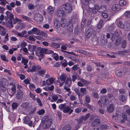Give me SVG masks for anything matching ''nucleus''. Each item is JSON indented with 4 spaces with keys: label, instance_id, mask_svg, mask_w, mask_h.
Returning <instances> with one entry per match:
<instances>
[{
    "label": "nucleus",
    "instance_id": "obj_20",
    "mask_svg": "<svg viewBox=\"0 0 130 130\" xmlns=\"http://www.w3.org/2000/svg\"><path fill=\"white\" fill-rule=\"evenodd\" d=\"M8 80L9 82V85H11L12 86H15L16 82L14 79L10 77H8Z\"/></svg>",
    "mask_w": 130,
    "mask_h": 130
},
{
    "label": "nucleus",
    "instance_id": "obj_51",
    "mask_svg": "<svg viewBox=\"0 0 130 130\" xmlns=\"http://www.w3.org/2000/svg\"><path fill=\"white\" fill-rule=\"evenodd\" d=\"M28 62V60L26 59L23 58H22L21 63L24 65H26Z\"/></svg>",
    "mask_w": 130,
    "mask_h": 130
},
{
    "label": "nucleus",
    "instance_id": "obj_56",
    "mask_svg": "<svg viewBox=\"0 0 130 130\" xmlns=\"http://www.w3.org/2000/svg\"><path fill=\"white\" fill-rule=\"evenodd\" d=\"M115 28V26L114 24H112L108 28V30L110 31H111Z\"/></svg>",
    "mask_w": 130,
    "mask_h": 130
},
{
    "label": "nucleus",
    "instance_id": "obj_39",
    "mask_svg": "<svg viewBox=\"0 0 130 130\" xmlns=\"http://www.w3.org/2000/svg\"><path fill=\"white\" fill-rule=\"evenodd\" d=\"M79 65L78 64H75L72 67L71 69L73 71H76L78 69H79Z\"/></svg>",
    "mask_w": 130,
    "mask_h": 130
},
{
    "label": "nucleus",
    "instance_id": "obj_22",
    "mask_svg": "<svg viewBox=\"0 0 130 130\" xmlns=\"http://www.w3.org/2000/svg\"><path fill=\"white\" fill-rule=\"evenodd\" d=\"M54 23L56 28L58 29L60 26V23L59 20L57 19H55L54 20Z\"/></svg>",
    "mask_w": 130,
    "mask_h": 130
},
{
    "label": "nucleus",
    "instance_id": "obj_58",
    "mask_svg": "<svg viewBox=\"0 0 130 130\" xmlns=\"http://www.w3.org/2000/svg\"><path fill=\"white\" fill-rule=\"evenodd\" d=\"M44 109H41L37 112V113L39 115H41L44 113Z\"/></svg>",
    "mask_w": 130,
    "mask_h": 130
},
{
    "label": "nucleus",
    "instance_id": "obj_64",
    "mask_svg": "<svg viewBox=\"0 0 130 130\" xmlns=\"http://www.w3.org/2000/svg\"><path fill=\"white\" fill-rule=\"evenodd\" d=\"M125 30L127 31H129L130 30V25L129 24L126 23Z\"/></svg>",
    "mask_w": 130,
    "mask_h": 130
},
{
    "label": "nucleus",
    "instance_id": "obj_27",
    "mask_svg": "<svg viewBox=\"0 0 130 130\" xmlns=\"http://www.w3.org/2000/svg\"><path fill=\"white\" fill-rule=\"evenodd\" d=\"M116 22L118 26L121 28H123L124 27L123 24L120 21H119L118 19H117Z\"/></svg>",
    "mask_w": 130,
    "mask_h": 130
},
{
    "label": "nucleus",
    "instance_id": "obj_53",
    "mask_svg": "<svg viewBox=\"0 0 130 130\" xmlns=\"http://www.w3.org/2000/svg\"><path fill=\"white\" fill-rule=\"evenodd\" d=\"M122 74V72L121 71L117 70L116 71V74L118 76H121Z\"/></svg>",
    "mask_w": 130,
    "mask_h": 130
},
{
    "label": "nucleus",
    "instance_id": "obj_12",
    "mask_svg": "<svg viewBox=\"0 0 130 130\" xmlns=\"http://www.w3.org/2000/svg\"><path fill=\"white\" fill-rule=\"evenodd\" d=\"M43 18L42 15L39 13H37L35 14L34 19L37 21H40L43 19Z\"/></svg>",
    "mask_w": 130,
    "mask_h": 130
},
{
    "label": "nucleus",
    "instance_id": "obj_54",
    "mask_svg": "<svg viewBox=\"0 0 130 130\" xmlns=\"http://www.w3.org/2000/svg\"><path fill=\"white\" fill-rule=\"evenodd\" d=\"M80 81L82 83L84 84V85H87L89 84V83L86 80L82 78L80 79Z\"/></svg>",
    "mask_w": 130,
    "mask_h": 130
},
{
    "label": "nucleus",
    "instance_id": "obj_43",
    "mask_svg": "<svg viewBox=\"0 0 130 130\" xmlns=\"http://www.w3.org/2000/svg\"><path fill=\"white\" fill-rule=\"evenodd\" d=\"M71 21L72 22L74 23L77 22L78 20L75 16L73 15L71 17Z\"/></svg>",
    "mask_w": 130,
    "mask_h": 130
},
{
    "label": "nucleus",
    "instance_id": "obj_47",
    "mask_svg": "<svg viewBox=\"0 0 130 130\" xmlns=\"http://www.w3.org/2000/svg\"><path fill=\"white\" fill-rule=\"evenodd\" d=\"M46 71L45 69L40 70L38 71V73L39 75H42L46 73Z\"/></svg>",
    "mask_w": 130,
    "mask_h": 130
},
{
    "label": "nucleus",
    "instance_id": "obj_50",
    "mask_svg": "<svg viewBox=\"0 0 130 130\" xmlns=\"http://www.w3.org/2000/svg\"><path fill=\"white\" fill-rule=\"evenodd\" d=\"M66 78V76L64 75H61L60 77V80L64 82V81L65 80Z\"/></svg>",
    "mask_w": 130,
    "mask_h": 130
},
{
    "label": "nucleus",
    "instance_id": "obj_24",
    "mask_svg": "<svg viewBox=\"0 0 130 130\" xmlns=\"http://www.w3.org/2000/svg\"><path fill=\"white\" fill-rule=\"evenodd\" d=\"M67 21L65 19L62 18L60 21L61 26L62 27H64L66 26Z\"/></svg>",
    "mask_w": 130,
    "mask_h": 130
},
{
    "label": "nucleus",
    "instance_id": "obj_38",
    "mask_svg": "<svg viewBox=\"0 0 130 130\" xmlns=\"http://www.w3.org/2000/svg\"><path fill=\"white\" fill-rule=\"evenodd\" d=\"M20 16L23 19L25 20L28 21H30L31 20V19L29 18L24 16L22 14L20 15Z\"/></svg>",
    "mask_w": 130,
    "mask_h": 130
},
{
    "label": "nucleus",
    "instance_id": "obj_36",
    "mask_svg": "<svg viewBox=\"0 0 130 130\" xmlns=\"http://www.w3.org/2000/svg\"><path fill=\"white\" fill-rule=\"evenodd\" d=\"M80 91L81 93L83 94H86L87 93L86 89V88H82L80 89Z\"/></svg>",
    "mask_w": 130,
    "mask_h": 130
},
{
    "label": "nucleus",
    "instance_id": "obj_14",
    "mask_svg": "<svg viewBox=\"0 0 130 130\" xmlns=\"http://www.w3.org/2000/svg\"><path fill=\"white\" fill-rule=\"evenodd\" d=\"M73 25L72 22L69 21L68 22L67 26V30L70 31V32H72L73 30Z\"/></svg>",
    "mask_w": 130,
    "mask_h": 130
},
{
    "label": "nucleus",
    "instance_id": "obj_52",
    "mask_svg": "<svg viewBox=\"0 0 130 130\" xmlns=\"http://www.w3.org/2000/svg\"><path fill=\"white\" fill-rule=\"evenodd\" d=\"M70 98L71 101L77 99L75 96L73 94H71L70 95Z\"/></svg>",
    "mask_w": 130,
    "mask_h": 130
},
{
    "label": "nucleus",
    "instance_id": "obj_17",
    "mask_svg": "<svg viewBox=\"0 0 130 130\" xmlns=\"http://www.w3.org/2000/svg\"><path fill=\"white\" fill-rule=\"evenodd\" d=\"M101 100L103 104L106 105L108 103V99L105 96L103 95L101 97Z\"/></svg>",
    "mask_w": 130,
    "mask_h": 130
},
{
    "label": "nucleus",
    "instance_id": "obj_2",
    "mask_svg": "<svg viewBox=\"0 0 130 130\" xmlns=\"http://www.w3.org/2000/svg\"><path fill=\"white\" fill-rule=\"evenodd\" d=\"M59 108L64 113L69 112V115L71 114L73 111V110L70 109L69 106L66 105V104H61L59 107Z\"/></svg>",
    "mask_w": 130,
    "mask_h": 130
},
{
    "label": "nucleus",
    "instance_id": "obj_7",
    "mask_svg": "<svg viewBox=\"0 0 130 130\" xmlns=\"http://www.w3.org/2000/svg\"><path fill=\"white\" fill-rule=\"evenodd\" d=\"M22 111L24 114H25L28 111V109L29 107L28 103H23L21 105Z\"/></svg>",
    "mask_w": 130,
    "mask_h": 130
},
{
    "label": "nucleus",
    "instance_id": "obj_55",
    "mask_svg": "<svg viewBox=\"0 0 130 130\" xmlns=\"http://www.w3.org/2000/svg\"><path fill=\"white\" fill-rule=\"evenodd\" d=\"M23 120L25 123L26 124L30 120L29 117H28L26 116L24 118Z\"/></svg>",
    "mask_w": 130,
    "mask_h": 130
},
{
    "label": "nucleus",
    "instance_id": "obj_61",
    "mask_svg": "<svg viewBox=\"0 0 130 130\" xmlns=\"http://www.w3.org/2000/svg\"><path fill=\"white\" fill-rule=\"evenodd\" d=\"M52 99L54 100V101H56L58 98L57 96L56 95H54L52 96Z\"/></svg>",
    "mask_w": 130,
    "mask_h": 130
},
{
    "label": "nucleus",
    "instance_id": "obj_42",
    "mask_svg": "<svg viewBox=\"0 0 130 130\" xmlns=\"http://www.w3.org/2000/svg\"><path fill=\"white\" fill-rule=\"evenodd\" d=\"M119 4L121 6H123L126 4V2L124 0H121L119 2Z\"/></svg>",
    "mask_w": 130,
    "mask_h": 130
},
{
    "label": "nucleus",
    "instance_id": "obj_60",
    "mask_svg": "<svg viewBox=\"0 0 130 130\" xmlns=\"http://www.w3.org/2000/svg\"><path fill=\"white\" fill-rule=\"evenodd\" d=\"M0 56L2 59L3 60L5 61H8V60L6 59V57L5 55H1Z\"/></svg>",
    "mask_w": 130,
    "mask_h": 130
},
{
    "label": "nucleus",
    "instance_id": "obj_9",
    "mask_svg": "<svg viewBox=\"0 0 130 130\" xmlns=\"http://www.w3.org/2000/svg\"><path fill=\"white\" fill-rule=\"evenodd\" d=\"M7 91L9 95L11 96H12L16 92V86H12L11 88L7 89Z\"/></svg>",
    "mask_w": 130,
    "mask_h": 130
},
{
    "label": "nucleus",
    "instance_id": "obj_63",
    "mask_svg": "<svg viewBox=\"0 0 130 130\" xmlns=\"http://www.w3.org/2000/svg\"><path fill=\"white\" fill-rule=\"evenodd\" d=\"M124 16L125 17H129L130 16V12L129 11H126L124 14Z\"/></svg>",
    "mask_w": 130,
    "mask_h": 130
},
{
    "label": "nucleus",
    "instance_id": "obj_32",
    "mask_svg": "<svg viewBox=\"0 0 130 130\" xmlns=\"http://www.w3.org/2000/svg\"><path fill=\"white\" fill-rule=\"evenodd\" d=\"M6 87L3 83L0 84V90L2 92H4L6 90Z\"/></svg>",
    "mask_w": 130,
    "mask_h": 130
},
{
    "label": "nucleus",
    "instance_id": "obj_57",
    "mask_svg": "<svg viewBox=\"0 0 130 130\" xmlns=\"http://www.w3.org/2000/svg\"><path fill=\"white\" fill-rule=\"evenodd\" d=\"M0 34L3 36H4L6 34V31L5 29L4 28L3 29V30L0 31Z\"/></svg>",
    "mask_w": 130,
    "mask_h": 130
},
{
    "label": "nucleus",
    "instance_id": "obj_26",
    "mask_svg": "<svg viewBox=\"0 0 130 130\" xmlns=\"http://www.w3.org/2000/svg\"><path fill=\"white\" fill-rule=\"evenodd\" d=\"M32 34H33L38 35L40 33V30L34 27L32 29Z\"/></svg>",
    "mask_w": 130,
    "mask_h": 130
},
{
    "label": "nucleus",
    "instance_id": "obj_49",
    "mask_svg": "<svg viewBox=\"0 0 130 130\" xmlns=\"http://www.w3.org/2000/svg\"><path fill=\"white\" fill-rule=\"evenodd\" d=\"M53 57L56 61L58 60L59 59L58 56L56 53H54L53 55Z\"/></svg>",
    "mask_w": 130,
    "mask_h": 130
},
{
    "label": "nucleus",
    "instance_id": "obj_31",
    "mask_svg": "<svg viewBox=\"0 0 130 130\" xmlns=\"http://www.w3.org/2000/svg\"><path fill=\"white\" fill-rule=\"evenodd\" d=\"M106 10V6L105 5H103L101 6L99 9V12H102L105 11Z\"/></svg>",
    "mask_w": 130,
    "mask_h": 130
},
{
    "label": "nucleus",
    "instance_id": "obj_40",
    "mask_svg": "<svg viewBox=\"0 0 130 130\" xmlns=\"http://www.w3.org/2000/svg\"><path fill=\"white\" fill-rule=\"evenodd\" d=\"M90 116V114L89 113H88V114H86L85 116H82V117L84 120L85 121Z\"/></svg>",
    "mask_w": 130,
    "mask_h": 130
},
{
    "label": "nucleus",
    "instance_id": "obj_10",
    "mask_svg": "<svg viewBox=\"0 0 130 130\" xmlns=\"http://www.w3.org/2000/svg\"><path fill=\"white\" fill-rule=\"evenodd\" d=\"M32 67V68L30 70L31 72H34L36 70H38L41 69L40 67L38 65L32 63L31 64V66Z\"/></svg>",
    "mask_w": 130,
    "mask_h": 130
},
{
    "label": "nucleus",
    "instance_id": "obj_11",
    "mask_svg": "<svg viewBox=\"0 0 130 130\" xmlns=\"http://www.w3.org/2000/svg\"><path fill=\"white\" fill-rule=\"evenodd\" d=\"M36 46L34 45H29L28 46V50L31 52L30 54L31 55H34V52L36 51Z\"/></svg>",
    "mask_w": 130,
    "mask_h": 130
},
{
    "label": "nucleus",
    "instance_id": "obj_13",
    "mask_svg": "<svg viewBox=\"0 0 130 130\" xmlns=\"http://www.w3.org/2000/svg\"><path fill=\"white\" fill-rule=\"evenodd\" d=\"M23 92L22 91L20 90H19L17 91L16 94V97L18 99H20L23 97Z\"/></svg>",
    "mask_w": 130,
    "mask_h": 130
},
{
    "label": "nucleus",
    "instance_id": "obj_30",
    "mask_svg": "<svg viewBox=\"0 0 130 130\" xmlns=\"http://www.w3.org/2000/svg\"><path fill=\"white\" fill-rule=\"evenodd\" d=\"M99 6L97 5H95L93 9V12L94 13H95L98 11H99Z\"/></svg>",
    "mask_w": 130,
    "mask_h": 130
},
{
    "label": "nucleus",
    "instance_id": "obj_33",
    "mask_svg": "<svg viewBox=\"0 0 130 130\" xmlns=\"http://www.w3.org/2000/svg\"><path fill=\"white\" fill-rule=\"evenodd\" d=\"M91 37V40L93 41H97L98 40V38L96 37V34Z\"/></svg>",
    "mask_w": 130,
    "mask_h": 130
},
{
    "label": "nucleus",
    "instance_id": "obj_5",
    "mask_svg": "<svg viewBox=\"0 0 130 130\" xmlns=\"http://www.w3.org/2000/svg\"><path fill=\"white\" fill-rule=\"evenodd\" d=\"M91 26V27L89 28L86 32V36L87 38H90L96 34L94 27L92 25Z\"/></svg>",
    "mask_w": 130,
    "mask_h": 130
},
{
    "label": "nucleus",
    "instance_id": "obj_4",
    "mask_svg": "<svg viewBox=\"0 0 130 130\" xmlns=\"http://www.w3.org/2000/svg\"><path fill=\"white\" fill-rule=\"evenodd\" d=\"M90 119L91 120H92L91 123V125L92 126H94L98 124L100 120L99 117L96 115H92L90 117Z\"/></svg>",
    "mask_w": 130,
    "mask_h": 130
},
{
    "label": "nucleus",
    "instance_id": "obj_18",
    "mask_svg": "<svg viewBox=\"0 0 130 130\" xmlns=\"http://www.w3.org/2000/svg\"><path fill=\"white\" fill-rule=\"evenodd\" d=\"M114 107L113 104H110L107 107V110L109 113L112 112L114 110Z\"/></svg>",
    "mask_w": 130,
    "mask_h": 130
},
{
    "label": "nucleus",
    "instance_id": "obj_35",
    "mask_svg": "<svg viewBox=\"0 0 130 130\" xmlns=\"http://www.w3.org/2000/svg\"><path fill=\"white\" fill-rule=\"evenodd\" d=\"M29 96L30 98L33 100H36V95L30 92L29 94Z\"/></svg>",
    "mask_w": 130,
    "mask_h": 130
},
{
    "label": "nucleus",
    "instance_id": "obj_21",
    "mask_svg": "<svg viewBox=\"0 0 130 130\" xmlns=\"http://www.w3.org/2000/svg\"><path fill=\"white\" fill-rule=\"evenodd\" d=\"M47 11L50 14H53L54 12V9L53 7L51 6H49L47 8Z\"/></svg>",
    "mask_w": 130,
    "mask_h": 130
},
{
    "label": "nucleus",
    "instance_id": "obj_48",
    "mask_svg": "<svg viewBox=\"0 0 130 130\" xmlns=\"http://www.w3.org/2000/svg\"><path fill=\"white\" fill-rule=\"evenodd\" d=\"M103 21L102 20H101L99 22L98 26V28L99 29L101 28L103 26Z\"/></svg>",
    "mask_w": 130,
    "mask_h": 130
},
{
    "label": "nucleus",
    "instance_id": "obj_15",
    "mask_svg": "<svg viewBox=\"0 0 130 130\" xmlns=\"http://www.w3.org/2000/svg\"><path fill=\"white\" fill-rule=\"evenodd\" d=\"M115 36H116L117 38L115 42V44L116 45H119L121 43V37L119 36L118 34L116 33Z\"/></svg>",
    "mask_w": 130,
    "mask_h": 130
},
{
    "label": "nucleus",
    "instance_id": "obj_59",
    "mask_svg": "<svg viewBox=\"0 0 130 130\" xmlns=\"http://www.w3.org/2000/svg\"><path fill=\"white\" fill-rule=\"evenodd\" d=\"M89 1V0H81V1L83 4L85 5L88 4Z\"/></svg>",
    "mask_w": 130,
    "mask_h": 130
},
{
    "label": "nucleus",
    "instance_id": "obj_19",
    "mask_svg": "<svg viewBox=\"0 0 130 130\" xmlns=\"http://www.w3.org/2000/svg\"><path fill=\"white\" fill-rule=\"evenodd\" d=\"M55 80V79L52 77H51L47 79L46 82V84L48 85H50L52 84Z\"/></svg>",
    "mask_w": 130,
    "mask_h": 130
},
{
    "label": "nucleus",
    "instance_id": "obj_16",
    "mask_svg": "<svg viewBox=\"0 0 130 130\" xmlns=\"http://www.w3.org/2000/svg\"><path fill=\"white\" fill-rule=\"evenodd\" d=\"M44 54H45V48H41L39 49V54H38L37 52H35V54L37 56H40L43 57Z\"/></svg>",
    "mask_w": 130,
    "mask_h": 130
},
{
    "label": "nucleus",
    "instance_id": "obj_46",
    "mask_svg": "<svg viewBox=\"0 0 130 130\" xmlns=\"http://www.w3.org/2000/svg\"><path fill=\"white\" fill-rule=\"evenodd\" d=\"M18 105V103L15 102L13 103L11 105L12 108L13 109H16Z\"/></svg>",
    "mask_w": 130,
    "mask_h": 130
},
{
    "label": "nucleus",
    "instance_id": "obj_34",
    "mask_svg": "<svg viewBox=\"0 0 130 130\" xmlns=\"http://www.w3.org/2000/svg\"><path fill=\"white\" fill-rule=\"evenodd\" d=\"M65 83L67 86H70L71 84V78H67Z\"/></svg>",
    "mask_w": 130,
    "mask_h": 130
},
{
    "label": "nucleus",
    "instance_id": "obj_37",
    "mask_svg": "<svg viewBox=\"0 0 130 130\" xmlns=\"http://www.w3.org/2000/svg\"><path fill=\"white\" fill-rule=\"evenodd\" d=\"M85 100L86 102L87 103H89L90 102L91 98L89 95H87L85 96Z\"/></svg>",
    "mask_w": 130,
    "mask_h": 130
},
{
    "label": "nucleus",
    "instance_id": "obj_6",
    "mask_svg": "<svg viewBox=\"0 0 130 130\" xmlns=\"http://www.w3.org/2000/svg\"><path fill=\"white\" fill-rule=\"evenodd\" d=\"M62 7L64 9L65 12L69 13L71 12L72 7L71 5L68 3H66L62 5Z\"/></svg>",
    "mask_w": 130,
    "mask_h": 130
},
{
    "label": "nucleus",
    "instance_id": "obj_41",
    "mask_svg": "<svg viewBox=\"0 0 130 130\" xmlns=\"http://www.w3.org/2000/svg\"><path fill=\"white\" fill-rule=\"evenodd\" d=\"M62 130H72L70 125H67L64 126L62 129Z\"/></svg>",
    "mask_w": 130,
    "mask_h": 130
},
{
    "label": "nucleus",
    "instance_id": "obj_45",
    "mask_svg": "<svg viewBox=\"0 0 130 130\" xmlns=\"http://www.w3.org/2000/svg\"><path fill=\"white\" fill-rule=\"evenodd\" d=\"M45 54H52L54 52L53 51L51 50L48 49L46 48H45Z\"/></svg>",
    "mask_w": 130,
    "mask_h": 130
},
{
    "label": "nucleus",
    "instance_id": "obj_29",
    "mask_svg": "<svg viewBox=\"0 0 130 130\" xmlns=\"http://www.w3.org/2000/svg\"><path fill=\"white\" fill-rule=\"evenodd\" d=\"M119 99L120 101L123 102L126 100L127 98L124 95H121L119 96Z\"/></svg>",
    "mask_w": 130,
    "mask_h": 130
},
{
    "label": "nucleus",
    "instance_id": "obj_25",
    "mask_svg": "<svg viewBox=\"0 0 130 130\" xmlns=\"http://www.w3.org/2000/svg\"><path fill=\"white\" fill-rule=\"evenodd\" d=\"M121 116L119 114V113L116 112L115 115H113L112 118L115 120L120 119H121Z\"/></svg>",
    "mask_w": 130,
    "mask_h": 130
},
{
    "label": "nucleus",
    "instance_id": "obj_28",
    "mask_svg": "<svg viewBox=\"0 0 130 130\" xmlns=\"http://www.w3.org/2000/svg\"><path fill=\"white\" fill-rule=\"evenodd\" d=\"M112 8L114 11L118 10L119 9V6L118 4H115L113 5Z\"/></svg>",
    "mask_w": 130,
    "mask_h": 130
},
{
    "label": "nucleus",
    "instance_id": "obj_62",
    "mask_svg": "<svg viewBox=\"0 0 130 130\" xmlns=\"http://www.w3.org/2000/svg\"><path fill=\"white\" fill-rule=\"evenodd\" d=\"M126 41L125 40H124L123 41L122 44V47L123 48H125L126 46Z\"/></svg>",
    "mask_w": 130,
    "mask_h": 130
},
{
    "label": "nucleus",
    "instance_id": "obj_23",
    "mask_svg": "<svg viewBox=\"0 0 130 130\" xmlns=\"http://www.w3.org/2000/svg\"><path fill=\"white\" fill-rule=\"evenodd\" d=\"M51 47L55 48H57L60 47V45L59 44L55 42L52 43L50 44Z\"/></svg>",
    "mask_w": 130,
    "mask_h": 130
},
{
    "label": "nucleus",
    "instance_id": "obj_1",
    "mask_svg": "<svg viewBox=\"0 0 130 130\" xmlns=\"http://www.w3.org/2000/svg\"><path fill=\"white\" fill-rule=\"evenodd\" d=\"M6 14L7 16V19L8 18V17H9V19L8 21V23L10 25L9 27L10 28L12 27L13 26L12 24V20L14 24H16L17 22H22V20H21L18 19L17 17H15V18H14L13 14L9 11H7L6 12Z\"/></svg>",
    "mask_w": 130,
    "mask_h": 130
},
{
    "label": "nucleus",
    "instance_id": "obj_3",
    "mask_svg": "<svg viewBox=\"0 0 130 130\" xmlns=\"http://www.w3.org/2000/svg\"><path fill=\"white\" fill-rule=\"evenodd\" d=\"M52 124V120L47 117H45L43 119L42 127L46 129L49 128Z\"/></svg>",
    "mask_w": 130,
    "mask_h": 130
},
{
    "label": "nucleus",
    "instance_id": "obj_44",
    "mask_svg": "<svg viewBox=\"0 0 130 130\" xmlns=\"http://www.w3.org/2000/svg\"><path fill=\"white\" fill-rule=\"evenodd\" d=\"M29 88L30 89L33 90L36 87L34 84L31 83L29 84Z\"/></svg>",
    "mask_w": 130,
    "mask_h": 130
},
{
    "label": "nucleus",
    "instance_id": "obj_8",
    "mask_svg": "<svg viewBox=\"0 0 130 130\" xmlns=\"http://www.w3.org/2000/svg\"><path fill=\"white\" fill-rule=\"evenodd\" d=\"M56 15L58 17L62 18L64 15V13L62 8H58L56 9Z\"/></svg>",
    "mask_w": 130,
    "mask_h": 130
}]
</instances>
